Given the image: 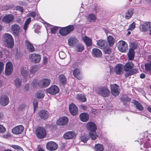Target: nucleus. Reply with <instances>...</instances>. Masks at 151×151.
Segmentation results:
<instances>
[{"mask_svg":"<svg viewBox=\"0 0 151 151\" xmlns=\"http://www.w3.org/2000/svg\"><path fill=\"white\" fill-rule=\"evenodd\" d=\"M29 58L31 62L34 63H39L41 59L40 55L36 53L30 54L29 56Z\"/></svg>","mask_w":151,"mask_h":151,"instance_id":"obj_7","label":"nucleus"},{"mask_svg":"<svg viewBox=\"0 0 151 151\" xmlns=\"http://www.w3.org/2000/svg\"><path fill=\"white\" fill-rule=\"evenodd\" d=\"M134 66V64L132 62H129L124 65V69L127 72L125 74L126 77L133 75L137 73L138 69L133 68Z\"/></svg>","mask_w":151,"mask_h":151,"instance_id":"obj_1","label":"nucleus"},{"mask_svg":"<svg viewBox=\"0 0 151 151\" xmlns=\"http://www.w3.org/2000/svg\"><path fill=\"white\" fill-rule=\"evenodd\" d=\"M74 29L73 26L72 25H70L60 29L59 31V33L62 36H65L73 31Z\"/></svg>","mask_w":151,"mask_h":151,"instance_id":"obj_5","label":"nucleus"},{"mask_svg":"<svg viewBox=\"0 0 151 151\" xmlns=\"http://www.w3.org/2000/svg\"><path fill=\"white\" fill-rule=\"evenodd\" d=\"M135 52L132 49H129L128 54L129 60H132L134 58Z\"/></svg>","mask_w":151,"mask_h":151,"instance_id":"obj_36","label":"nucleus"},{"mask_svg":"<svg viewBox=\"0 0 151 151\" xmlns=\"http://www.w3.org/2000/svg\"><path fill=\"white\" fill-rule=\"evenodd\" d=\"M95 131H91L89 133V136L91 139L94 140L98 137L97 135L95 132Z\"/></svg>","mask_w":151,"mask_h":151,"instance_id":"obj_41","label":"nucleus"},{"mask_svg":"<svg viewBox=\"0 0 151 151\" xmlns=\"http://www.w3.org/2000/svg\"><path fill=\"white\" fill-rule=\"evenodd\" d=\"M124 70V65L121 64H117L115 68V72L117 75L121 74Z\"/></svg>","mask_w":151,"mask_h":151,"instance_id":"obj_20","label":"nucleus"},{"mask_svg":"<svg viewBox=\"0 0 151 151\" xmlns=\"http://www.w3.org/2000/svg\"><path fill=\"white\" fill-rule=\"evenodd\" d=\"M97 93L104 97H108L109 95L110 91L107 87L102 86L99 88L97 90Z\"/></svg>","mask_w":151,"mask_h":151,"instance_id":"obj_2","label":"nucleus"},{"mask_svg":"<svg viewBox=\"0 0 151 151\" xmlns=\"http://www.w3.org/2000/svg\"><path fill=\"white\" fill-rule=\"evenodd\" d=\"M16 10H18L22 12H24L23 7L19 6H18L16 7Z\"/></svg>","mask_w":151,"mask_h":151,"instance_id":"obj_56","label":"nucleus"},{"mask_svg":"<svg viewBox=\"0 0 151 151\" xmlns=\"http://www.w3.org/2000/svg\"><path fill=\"white\" fill-rule=\"evenodd\" d=\"M89 139V137L87 135L84 134L81 136V141L84 142H86Z\"/></svg>","mask_w":151,"mask_h":151,"instance_id":"obj_46","label":"nucleus"},{"mask_svg":"<svg viewBox=\"0 0 151 151\" xmlns=\"http://www.w3.org/2000/svg\"><path fill=\"white\" fill-rule=\"evenodd\" d=\"M87 129L90 132L96 131L97 129L96 124L93 122H89L87 124Z\"/></svg>","mask_w":151,"mask_h":151,"instance_id":"obj_22","label":"nucleus"},{"mask_svg":"<svg viewBox=\"0 0 151 151\" xmlns=\"http://www.w3.org/2000/svg\"><path fill=\"white\" fill-rule=\"evenodd\" d=\"M135 24L134 22H133L131 24H130L128 30H129L131 31L135 27Z\"/></svg>","mask_w":151,"mask_h":151,"instance_id":"obj_51","label":"nucleus"},{"mask_svg":"<svg viewBox=\"0 0 151 151\" xmlns=\"http://www.w3.org/2000/svg\"><path fill=\"white\" fill-rule=\"evenodd\" d=\"M35 133L37 137L39 139H42L46 135L47 133L45 129L41 127H38L35 130Z\"/></svg>","mask_w":151,"mask_h":151,"instance_id":"obj_4","label":"nucleus"},{"mask_svg":"<svg viewBox=\"0 0 151 151\" xmlns=\"http://www.w3.org/2000/svg\"><path fill=\"white\" fill-rule=\"evenodd\" d=\"M25 43L27 49L30 52H33L35 51V49L33 46L29 41L26 40Z\"/></svg>","mask_w":151,"mask_h":151,"instance_id":"obj_33","label":"nucleus"},{"mask_svg":"<svg viewBox=\"0 0 151 151\" xmlns=\"http://www.w3.org/2000/svg\"><path fill=\"white\" fill-rule=\"evenodd\" d=\"M150 23L149 22H147L143 24L140 25V28L142 31H146L147 30V28L150 26Z\"/></svg>","mask_w":151,"mask_h":151,"instance_id":"obj_29","label":"nucleus"},{"mask_svg":"<svg viewBox=\"0 0 151 151\" xmlns=\"http://www.w3.org/2000/svg\"><path fill=\"white\" fill-rule=\"evenodd\" d=\"M34 109L35 110L36 108L38 106V101L37 99H35L33 102Z\"/></svg>","mask_w":151,"mask_h":151,"instance_id":"obj_54","label":"nucleus"},{"mask_svg":"<svg viewBox=\"0 0 151 151\" xmlns=\"http://www.w3.org/2000/svg\"><path fill=\"white\" fill-rule=\"evenodd\" d=\"M60 84L62 85H65L66 83V78L63 74L60 75L58 78Z\"/></svg>","mask_w":151,"mask_h":151,"instance_id":"obj_28","label":"nucleus"},{"mask_svg":"<svg viewBox=\"0 0 151 151\" xmlns=\"http://www.w3.org/2000/svg\"><path fill=\"white\" fill-rule=\"evenodd\" d=\"M95 148L96 151H103L104 150L103 146L102 145L97 144L95 146Z\"/></svg>","mask_w":151,"mask_h":151,"instance_id":"obj_43","label":"nucleus"},{"mask_svg":"<svg viewBox=\"0 0 151 151\" xmlns=\"http://www.w3.org/2000/svg\"><path fill=\"white\" fill-rule=\"evenodd\" d=\"M76 98L79 101L82 102H85L86 101L85 96L82 94H78L77 95Z\"/></svg>","mask_w":151,"mask_h":151,"instance_id":"obj_37","label":"nucleus"},{"mask_svg":"<svg viewBox=\"0 0 151 151\" xmlns=\"http://www.w3.org/2000/svg\"><path fill=\"white\" fill-rule=\"evenodd\" d=\"M6 130V128L0 124V133H4Z\"/></svg>","mask_w":151,"mask_h":151,"instance_id":"obj_55","label":"nucleus"},{"mask_svg":"<svg viewBox=\"0 0 151 151\" xmlns=\"http://www.w3.org/2000/svg\"><path fill=\"white\" fill-rule=\"evenodd\" d=\"M134 12L133 9H130L126 12L125 18L126 19H128L132 17Z\"/></svg>","mask_w":151,"mask_h":151,"instance_id":"obj_32","label":"nucleus"},{"mask_svg":"<svg viewBox=\"0 0 151 151\" xmlns=\"http://www.w3.org/2000/svg\"><path fill=\"white\" fill-rule=\"evenodd\" d=\"M22 81L19 78L17 77L14 80V83L16 87L17 88H19L21 87Z\"/></svg>","mask_w":151,"mask_h":151,"instance_id":"obj_34","label":"nucleus"},{"mask_svg":"<svg viewBox=\"0 0 151 151\" xmlns=\"http://www.w3.org/2000/svg\"><path fill=\"white\" fill-rule=\"evenodd\" d=\"M40 117L42 119L45 120L47 119L49 115V113L47 111L45 110H41L39 113Z\"/></svg>","mask_w":151,"mask_h":151,"instance_id":"obj_23","label":"nucleus"},{"mask_svg":"<svg viewBox=\"0 0 151 151\" xmlns=\"http://www.w3.org/2000/svg\"><path fill=\"white\" fill-rule=\"evenodd\" d=\"M78 41L74 37L69 38L68 40V42L69 45L71 47L73 46L76 45Z\"/></svg>","mask_w":151,"mask_h":151,"instance_id":"obj_30","label":"nucleus"},{"mask_svg":"<svg viewBox=\"0 0 151 151\" xmlns=\"http://www.w3.org/2000/svg\"><path fill=\"white\" fill-rule=\"evenodd\" d=\"M24 127L22 125L17 126L14 127L12 130L13 134H21L23 131Z\"/></svg>","mask_w":151,"mask_h":151,"instance_id":"obj_10","label":"nucleus"},{"mask_svg":"<svg viewBox=\"0 0 151 151\" xmlns=\"http://www.w3.org/2000/svg\"><path fill=\"white\" fill-rule=\"evenodd\" d=\"M87 18L88 20L90 22L95 21L96 20V17L94 14H89Z\"/></svg>","mask_w":151,"mask_h":151,"instance_id":"obj_45","label":"nucleus"},{"mask_svg":"<svg viewBox=\"0 0 151 151\" xmlns=\"http://www.w3.org/2000/svg\"><path fill=\"white\" fill-rule=\"evenodd\" d=\"M3 40L10 48L14 46V40L12 36L9 34H5L3 36Z\"/></svg>","mask_w":151,"mask_h":151,"instance_id":"obj_3","label":"nucleus"},{"mask_svg":"<svg viewBox=\"0 0 151 151\" xmlns=\"http://www.w3.org/2000/svg\"><path fill=\"white\" fill-rule=\"evenodd\" d=\"M11 29L13 32L14 35L18 36L20 30V27L19 26L16 24H14L11 26Z\"/></svg>","mask_w":151,"mask_h":151,"instance_id":"obj_18","label":"nucleus"},{"mask_svg":"<svg viewBox=\"0 0 151 151\" xmlns=\"http://www.w3.org/2000/svg\"><path fill=\"white\" fill-rule=\"evenodd\" d=\"M27 66L22 67L21 68V74L23 78H27L29 76Z\"/></svg>","mask_w":151,"mask_h":151,"instance_id":"obj_24","label":"nucleus"},{"mask_svg":"<svg viewBox=\"0 0 151 151\" xmlns=\"http://www.w3.org/2000/svg\"><path fill=\"white\" fill-rule=\"evenodd\" d=\"M92 54L94 57H101L102 56V53L99 49L94 48L92 50Z\"/></svg>","mask_w":151,"mask_h":151,"instance_id":"obj_26","label":"nucleus"},{"mask_svg":"<svg viewBox=\"0 0 151 151\" xmlns=\"http://www.w3.org/2000/svg\"><path fill=\"white\" fill-rule=\"evenodd\" d=\"M59 56L61 59H64L66 57L65 53L63 52H59Z\"/></svg>","mask_w":151,"mask_h":151,"instance_id":"obj_52","label":"nucleus"},{"mask_svg":"<svg viewBox=\"0 0 151 151\" xmlns=\"http://www.w3.org/2000/svg\"><path fill=\"white\" fill-rule=\"evenodd\" d=\"M84 47L83 45L81 44H78L76 47V50L78 52H82L84 50Z\"/></svg>","mask_w":151,"mask_h":151,"instance_id":"obj_42","label":"nucleus"},{"mask_svg":"<svg viewBox=\"0 0 151 151\" xmlns=\"http://www.w3.org/2000/svg\"><path fill=\"white\" fill-rule=\"evenodd\" d=\"M51 32L53 34H55L57 30H58V28L57 27H54L50 29Z\"/></svg>","mask_w":151,"mask_h":151,"instance_id":"obj_58","label":"nucleus"},{"mask_svg":"<svg viewBox=\"0 0 151 151\" xmlns=\"http://www.w3.org/2000/svg\"><path fill=\"white\" fill-rule=\"evenodd\" d=\"M79 118L81 121L83 122H86L89 120V116L86 113H83L80 115Z\"/></svg>","mask_w":151,"mask_h":151,"instance_id":"obj_27","label":"nucleus"},{"mask_svg":"<svg viewBox=\"0 0 151 151\" xmlns=\"http://www.w3.org/2000/svg\"><path fill=\"white\" fill-rule=\"evenodd\" d=\"M9 103V99L8 97L6 95H1L0 97V104L3 106L7 105Z\"/></svg>","mask_w":151,"mask_h":151,"instance_id":"obj_16","label":"nucleus"},{"mask_svg":"<svg viewBox=\"0 0 151 151\" xmlns=\"http://www.w3.org/2000/svg\"><path fill=\"white\" fill-rule=\"evenodd\" d=\"M14 19L13 16L11 14H9L4 16L2 19L3 22L6 24H9Z\"/></svg>","mask_w":151,"mask_h":151,"instance_id":"obj_12","label":"nucleus"},{"mask_svg":"<svg viewBox=\"0 0 151 151\" xmlns=\"http://www.w3.org/2000/svg\"><path fill=\"white\" fill-rule=\"evenodd\" d=\"M26 105L24 104H21L19 107V109L21 110L24 109L26 107Z\"/></svg>","mask_w":151,"mask_h":151,"instance_id":"obj_61","label":"nucleus"},{"mask_svg":"<svg viewBox=\"0 0 151 151\" xmlns=\"http://www.w3.org/2000/svg\"><path fill=\"white\" fill-rule=\"evenodd\" d=\"M117 48L119 51L125 52L128 49V45L123 40L120 41L117 44Z\"/></svg>","mask_w":151,"mask_h":151,"instance_id":"obj_6","label":"nucleus"},{"mask_svg":"<svg viewBox=\"0 0 151 151\" xmlns=\"http://www.w3.org/2000/svg\"><path fill=\"white\" fill-rule=\"evenodd\" d=\"M134 105L135 106L136 108L139 111H142L144 109V107L142 105L139 103L138 101L133 100L132 101Z\"/></svg>","mask_w":151,"mask_h":151,"instance_id":"obj_31","label":"nucleus"},{"mask_svg":"<svg viewBox=\"0 0 151 151\" xmlns=\"http://www.w3.org/2000/svg\"><path fill=\"white\" fill-rule=\"evenodd\" d=\"M12 147L13 148L17 150L18 151H22L23 150L22 148L20 146L17 145H12Z\"/></svg>","mask_w":151,"mask_h":151,"instance_id":"obj_50","label":"nucleus"},{"mask_svg":"<svg viewBox=\"0 0 151 151\" xmlns=\"http://www.w3.org/2000/svg\"><path fill=\"white\" fill-rule=\"evenodd\" d=\"M121 101L123 103V104L126 106L129 105L131 99L126 95L122 96L120 99Z\"/></svg>","mask_w":151,"mask_h":151,"instance_id":"obj_21","label":"nucleus"},{"mask_svg":"<svg viewBox=\"0 0 151 151\" xmlns=\"http://www.w3.org/2000/svg\"><path fill=\"white\" fill-rule=\"evenodd\" d=\"M73 74L76 78L78 80H81L83 79V77L80 70L78 68L75 69L73 72Z\"/></svg>","mask_w":151,"mask_h":151,"instance_id":"obj_25","label":"nucleus"},{"mask_svg":"<svg viewBox=\"0 0 151 151\" xmlns=\"http://www.w3.org/2000/svg\"><path fill=\"white\" fill-rule=\"evenodd\" d=\"M47 92L51 95H54L58 93L59 89L56 85H53L46 90Z\"/></svg>","mask_w":151,"mask_h":151,"instance_id":"obj_9","label":"nucleus"},{"mask_svg":"<svg viewBox=\"0 0 151 151\" xmlns=\"http://www.w3.org/2000/svg\"><path fill=\"white\" fill-rule=\"evenodd\" d=\"M83 40L88 46H90L91 45L92 41L90 38L87 36H85L83 37Z\"/></svg>","mask_w":151,"mask_h":151,"instance_id":"obj_38","label":"nucleus"},{"mask_svg":"<svg viewBox=\"0 0 151 151\" xmlns=\"http://www.w3.org/2000/svg\"><path fill=\"white\" fill-rule=\"evenodd\" d=\"M44 95L42 92H38L36 93V96L38 99H42L44 96Z\"/></svg>","mask_w":151,"mask_h":151,"instance_id":"obj_48","label":"nucleus"},{"mask_svg":"<svg viewBox=\"0 0 151 151\" xmlns=\"http://www.w3.org/2000/svg\"><path fill=\"white\" fill-rule=\"evenodd\" d=\"M32 85L33 88H35L39 86V83L37 80L34 79L32 81Z\"/></svg>","mask_w":151,"mask_h":151,"instance_id":"obj_49","label":"nucleus"},{"mask_svg":"<svg viewBox=\"0 0 151 151\" xmlns=\"http://www.w3.org/2000/svg\"><path fill=\"white\" fill-rule=\"evenodd\" d=\"M69 110L70 114L73 116L76 115L78 113L77 107L74 104L71 103L70 104Z\"/></svg>","mask_w":151,"mask_h":151,"instance_id":"obj_11","label":"nucleus"},{"mask_svg":"<svg viewBox=\"0 0 151 151\" xmlns=\"http://www.w3.org/2000/svg\"><path fill=\"white\" fill-rule=\"evenodd\" d=\"M76 134L73 131H68L65 133L63 137L66 139H70L74 138L76 136Z\"/></svg>","mask_w":151,"mask_h":151,"instance_id":"obj_19","label":"nucleus"},{"mask_svg":"<svg viewBox=\"0 0 151 151\" xmlns=\"http://www.w3.org/2000/svg\"><path fill=\"white\" fill-rule=\"evenodd\" d=\"M111 91L112 94L114 96L119 95V86L116 84L111 86Z\"/></svg>","mask_w":151,"mask_h":151,"instance_id":"obj_14","label":"nucleus"},{"mask_svg":"<svg viewBox=\"0 0 151 151\" xmlns=\"http://www.w3.org/2000/svg\"><path fill=\"white\" fill-rule=\"evenodd\" d=\"M46 147L47 149L49 150H55L57 149L58 145L55 142L50 141L47 144Z\"/></svg>","mask_w":151,"mask_h":151,"instance_id":"obj_15","label":"nucleus"},{"mask_svg":"<svg viewBox=\"0 0 151 151\" xmlns=\"http://www.w3.org/2000/svg\"><path fill=\"white\" fill-rule=\"evenodd\" d=\"M29 88V84H27L24 86V89L26 90H28Z\"/></svg>","mask_w":151,"mask_h":151,"instance_id":"obj_64","label":"nucleus"},{"mask_svg":"<svg viewBox=\"0 0 151 151\" xmlns=\"http://www.w3.org/2000/svg\"><path fill=\"white\" fill-rule=\"evenodd\" d=\"M68 121V119L66 116L60 117L57 120L56 123L59 126H64L67 124Z\"/></svg>","mask_w":151,"mask_h":151,"instance_id":"obj_8","label":"nucleus"},{"mask_svg":"<svg viewBox=\"0 0 151 151\" xmlns=\"http://www.w3.org/2000/svg\"><path fill=\"white\" fill-rule=\"evenodd\" d=\"M3 137L5 138H7L10 137V135L9 134H7L3 135Z\"/></svg>","mask_w":151,"mask_h":151,"instance_id":"obj_63","label":"nucleus"},{"mask_svg":"<svg viewBox=\"0 0 151 151\" xmlns=\"http://www.w3.org/2000/svg\"><path fill=\"white\" fill-rule=\"evenodd\" d=\"M50 81L47 78L42 79L39 82V86L41 88H44L48 86L50 84Z\"/></svg>","mask_w":151,"mask_h":151,"instance_id":"obj_17","label":"nucleus"},{"mask_svg":"<svg viewBox=\"0 0 151 151\" xmlns=\"http://www.w3.org/2000/svg\"><path fill=\"white\" fill-rule=\"evenodd\" d=\"M130 47L131 48L130 49H132L134 50L136 49L138 47L137 43L135 42H133L130 43Z\"/></svg>","mask_w":151,"mask_h":151,"instance_id":"obj_47","label":"nucleus"},{"mask_svg":"<svg viewBox=\"0 0 151 151\" xmlns=\"http://www.w3.org/2000/svg\"><path fill=\"white\" fill-rule=\"evenodd\" d=\"M13 71V65L11 62H8L6 64L5 73L7 75H9Z\"/></svg>","mask_w":151,"mask_h":151,"instance_id":"obj_13","label":"nucleus"},{"mask_svg":"<svg viewBox=\"0 0 151 151\" xmlns=\"http://www.w3.org/2000/svg\"><path fill=\"white\" fill-rule=\"evenodd\" d=\"M145 70L147 72L151 71V61L147 62L145 65Z\"/></svg>","mask_w":151,"mask_h":151,"instance_id":"obj_39","label":"nucleus"},{"mask_svg":"<svg viewBox=\"0 0 151 151\" xmlns=\"http://www.w3.org/2000/svg\"><path fill=\"white\" fill-rule=\"evenodd\" d=\"M4 64L3 62L0 61V74L4 69Z\"/></svg>","mask_w":151,"mask_h":151,"instance_id":"obj_57","label":"nucleus"},{"mask_svg":"<svg viewBox=\"0 0 151 151\" xmlns=\"http://www.w3.org/2000/svg\"><path fill=\"white\" fill-rule=\"evenodd\" d=\"M145 77V75L143 73L140 74V77L141 78L143 79Z\"/></svg>","mask_w":151,"mask_h":151,"instance_id":"obj_62","label":"nucleus"},{"mask_svg":"<svg viewBox=\"0 0 151 151\" xmlns=\"http://www.w3.org/2000/svg\"><path fill=\"white\" fill-rule=\"evenodd\" d=\"M106 42V40H98L97 44L99 45V48L101 49L104 48V47Z\"/></svg>","mask_w":151,"mask_h":151,"instance_id":"obj_35","label":"nucleus"},{"mask_svg":"<svg viewBox=\"0 0 151 151\" xmlns=\"http://www.w3.org/2000/svg\"><path fill=\"white\" fill-rule=\"evenodd\" d=\"M36 14V13L35 12H31L29 13V16H31L33 18H35Z\"/></svg>","mask_w":151,"mask_h":151,"instance_id":"obj_59","label":"nucleus"},{"mask_svg":"<svg viewBox=\"0 0 151 151\" xmlns=\"http://www.w3.org/2000/svg\"><path fill=\"white\" fill-rule=\"evenodd\" d=\"M107 40L110 46H112L114 44V38L111 36H109L107 38Z\"/></svg>","mask_w":151,"mask_h":151,"instance_id":"obj_40","label":"nucleus"},{"mask_svg":"<svg viewBox=\"0 0 151 151\" xmlns=\"http://www.w3.org/2000/svg\"><path fill=\"white\" fill-rule=\"evenodd\" d=\"M31 21V18H29L27 19L25 21L24 23L26 24H27L29 25Z\"/></svg>","mask_w":151,"mask_h":151,"instance_id":"obj_60","label":"nucleus"},{"mask_svg":"<svg viewBox=\"0 0 151 151\" xmlns=\"http://www.w3.org/2000/svg\"><path fill=\"white\" fill-rule=\"evenodd\" d=\"M39 69L38 66L37 65H34L31 68L30 72L31 73H34L37 72Z\"/></svg>","mask_w":151,"mask_h":151,"instance_id":"obj_44","label":"nucleus"},{"mask_svg":"<svg viewBox=\"0 0 151 151\" xmlns=\"http://www.w3.org/2000/svg\"><path fill=\"white\" fill-rule=\"evenodd\" d=\"M104 53L106 54H109L111 52V50L110 47L105 48L104 50Z\"/></svg>","mask_w":151,"mask_h":151,"instance_id":"obj_53","label":"nucleus"}]
</instances>
